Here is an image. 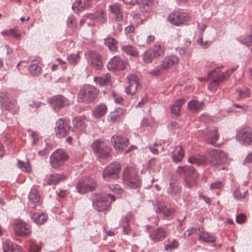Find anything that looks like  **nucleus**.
Listing matches in <instances>:
<instances>
[{
	"instance_id": "1",
	"label": "nucleus",
	"mask_w": 252,
	"mask_h": 252,
	"mask_svg": "<svg viewBox=\"0 0 252 252\" xmlns=\"http://www.w3.org/2000/svg\"><path fill=\"white\" fill-rule=\"evenodd\" d=\"M227 157V155L224 152L214 150L210 151L207 154V156H192L189 158L188 160L191 163L198 165L210 164L212 165H217L224 162Z\"/></svg>"
},
{
	"instance_id": "2",
	"label": "nucleus",
	"mask_w": 252,
	"mask_h": 252,
	"mask_svg": "<svg viewBox=\"0 0 252 252\" xmlns=\"http://www.w3.org/2000/svg\"><path fill=\"white\" fill-rule=\"evenodd\" d=\"M92 199L94 208L100 212L108 209L115 198L110 194L101 193L94 194Z\"/></svg>"
},
{
	"instance_id": "3",
	"label": "nucleus",
	"mask_w": 252,
	"mask_h": 252,
	"mask_svg": "<svg viewBox=\"0 0 252 252\" xmlns=\"http://www.w3.org/2000/svg\"><path fill=\"white\" fill-rule=\"evenodd\" d=\"M99 90L93 86L84 85L79 91L77 95L79 102L90 103L94 101L97 97Z\"/></svg>"
},
{
	"instance_id": "4",
	"label": "nucleus",
	"mask_w": 252,
	"mask_h": 252,
	"mask_svg": "<svg viewBox=\"0 0 252 252\" xmlns=\"http://www.w3.org/2000/svg\"><path fill=\"white\" fill-rule=\"evenodd\" d=\"M232 71L233 70H228L225 73H222L219 68L211 71L208 76V79L212 81L208 85V89L210 91L215 90L220 84L228 77Z\"/></svg>"
},
{
	"instance_id": "5",
	"label": "nucleus",
	"mask_w": 252,
	"mask_h": 252,
	"mask_svg": "<svg viewBox=\"0 0 252 252\" xmlns=\"http://www.w3.org/2000/svg\"><path fill=\"white\" fill-rule=\"evenodd\" d=\"M123 180L125 184L130 188L135 189L140 187L139 179L135 169L133 167H127L125 169L123 174Z\"/></svg>"
},
{
	"instance_id": "6",
	"label": "nucleus",
	"mask_w": 252,
	"mask_h": 252,
	"mask_svg": "<svg viewBox=\"0 0 252 252\" xmlns=\"http://www.w3.org/2000/svg\"><path fill=\"white\" fill-rule=\"evenodd\" d=\"M177 171L179 173L185 174V182L187 187H190L195 184L197 174L192 166H180L178 168Z\"/></svg>"
},
{
	"instance_id": "7",
	"label": "nucleus",
	"mask_w": 252,
	"mask_h": 252,
	"mask_svg": "<svg viewBox=\"0 0 252 252\" xmlns=\"http://www.w3.org/2000/svg\"><path fill=\"white\" fill-rule=\"evenodd\" d=\"M95 187L96 183L93 178L85 177L79 181L76 186V189L79 193L84 194L94 190Z\"/></svg>"
},
{
	"instance_id": "8",
	"label": "nucleus",
	"mask_w": 252,
	"mask_h": 252,
	"mask_svg": "<svg viewBox=\"0 0 252 252\" xmlns=\"http://www.w3.org/2000/svg\"><path fill=\"white\" fill-rule=\"evenodd\" d=\"M93 152L102 158H107L110 156V149L105 143L99 139L95 140L92 144Z\"/></svg>"
},
{
	"instance_id": "9",
	"label": "nucleus",
	"mask_w": 252,
	"mask_h": 252,
	"mask_svg": "<svg viewBox=\"0 0 252 252\" xmlns=\"http://www.w3.org/2000/svg\"><path fill=\"white\" fill-rule=\"evenodd\" d=\"M68 158V155L62 149H58L50 157L51 166L56 168L63 165Z\"/></svg>"
},
{
	"instance_id": "10",
	"label": "nucleus",
	"mask_w": 252,
	"mask_h": 252,
	"mask_svg": "<svg viewBox=\"0 0 252 252\" xmlns=\"http://www.w3.org/2000/svg\"><path fill=\"white\" fill-rule=\"evenodd\" d=\"M121 170V165L119 163L112 162L105 168L102 173V176L104 179H118L119 178Z\"/></svg>"
},
{
	"instance_id": "11",
	"label": "nucleus",
	"mask_w": 252,
	"mask_h": 252,
	"mask_svg": "<svg viewBox=\"0 0 252 252\" xmlns=\"http://www.w3.org/2000/svg\"><path fill=\"white\" fill-rule=\"evenodd\" d=\"M168 21L173 25L181 26L190 20V17L187 13L176 11L169 14Z\"/></svg>"
},
{
	"instance_id": "12",
	"label": "nucleus",
	"mask_w": 252,
	"mask_h": 252,
	"mask_svg": "<svg viewBox=\"0 0 252 252\" xmlns=\"http://www.w3.org/2000/svg\"><path fill=\"white\" fill-rule=\"evenodd\" d=\"M111 142L114 149L122 152L126 149L129 144L128 139L121 135H114L111 137Z\"/></svg>"
},
{
	"instance_id": "13",
	"label": "nucleus",
	"mask_w": 252,
	"mask_h": 252,
	"mask_svg": "<svg viewBox=\"0 0 252 252\" xmlns=\"http://www.w3.org/2000/svg\"><path fill=\"white\" fill-rule=\"evenodd\" d=\"M128 85L125 89V93L128 94L133 95L136 92L139 85L138 77L134 74H130L126 77Z\"/></svg>"
},
{
	"instance_id": "14",
	"label": "nucleus",
	"mask_w": 252,
	"mask_h": 252,
	"mask_svg": "<svg viewBox=\"0 0 252 252\" xmlns=\"http://www.w3.org/2000/svg\"><path fill=\"white\" fill-rule=\"evenodd\" d=\"M69 124L63 118L59 119L56 123L55 132L58 137L66 136L69 130Z\"/></svg>"
},
{
	"instance_id": "15",
	"label": "nucleus",
	"mask_w": 252,
	"mask_h": 252,
	"mask_svg": "<svg viewBox=\"0 0 252 252\" xmlns=\"http://www.w3.org/2000/svg\"><path fill=\"white\" fill-rule=\"evenodd\" d=\"M237 139L246 145L252 143V128L246 127L240 130L237 134Z\"/></svg>"
},
{
	"instance_id": "16",
	"label": "nucleus",
	"mask_w": 252,
	"mask_h": 252,
	"mask_svg": "<svg viewBox=\"0 0 252 252\" xmlns=\"http://www.w3.org/2000/svg\"><path fill=\"white\" fill-rule=\"evenodd\" d=\"M51 103L55 110L58 111L63 107L70 105L69 101L62 95L54 96L51 98Z\"/></svg>"
},
{
	"instance_id": "17",
	"label": "nucleus",
	"mask_w": 252,
	"mask_h": 252,
	"mask_svg": "<svg viewBox=\"0 0 252 252\" xmlns=\"http://www.w3.org/2000/svg\"><path fill=\"white\" fill-rule=\"evenodd\" d=\"M87 59L96 69H100L102 63L100 56L93 51H89L86 54Z\"/></svg>"
},
{
	"instance_id": "18",
	"label": "nucleus",
	"mask_w": 252,
	"mask_h": 252,
	"mask_svg": "<svg viewBox=\"0 0 252 252\" xmlns=\"http://www.w3.org/2000/svg\"><path fill=\"white\" fill-rule=\"evenodd\" d=\"M126 64L120 57L115 56L107 64V68L110 70H120L125 68Z\"/></svg>"
},
{
	"instance_id": "19",
	"label": "nucleus",
	"mask_w": 252,
	"mask_h": 252,
	"mask_svg": "<svg viewBox=\"0 0 252 252\" xmlns=\"http://www.w3.org/2000/svg\"><path fill=\"white\" fill-rule=\"evenodd\" d=\"M179 58L175 55L166 56L159 65V69L167 70L179 63Z\"/></svg>"
},
{
	"instance_id": "20",
	"label": "nucleus",
	"mask_w": 252,
	"mask_h": 252,
	"mask_svg": "<svg viewBox=\"0 0 252 252\" xmlns=\"http://www.w3.org/2000/svg\"><path fill=\"white\" fill-rule=\"evenodd\" d=\"M14 232L18 236L26 235L31 232V226L23 221H18L14 225Z\"/></svg>"
},
{
	"instance_id": "21",
	"label": "nucleus",
	"mask_w": 252,
	"mask_h": 252,
	"mask_svg": "<svg viewBox=\"0 0 252 252\" xmlns=\"http://www.w3.org/2000/svg\"><path fill=\"white\" fill-rule=\"evenodd\" d=\"M197 235L199 236V240L205 243H214L216 241L214 236L205 231L202 227L198 228Z\"/></svg>"
},
{
	"instance_id": "22",
	"label": "nucleus",
	"mask_w": 252,
	"mask_h": 252,
	"mask_svg": "<svg viewBox=\"0 0 252 252\" xmlns=\"http://www.w3.org/2000/svg\"><path fill=\"white\" fill-rule=\"evenodd\" d=\"M206 141L214 146H217V141L219 139V134L216 127H213L208 130L206 134Z\"/></svg>"
},
{
	"instance_id": "23",
	"label": "nucleus",
	"mask_w": 252,
	"mask_h": 252,
	"mask_svg": "<svg viewBox=\"0 0 252 252\" xmlns=\"http://www.w3.org/2000/svg\"><path fill=\"white\" fill-rule=\"evenodd\" d=\"M16 104L15 100H10L5 93H0V105L4 109L9 110L13 108Z\"/></svg>"
},
{
	"instance_id": "24",
	"label": "nucleus",
	"mask_w": 252,
	"mask_h": 252,
	"mask_svg": "<svg viewBox=\"0 0 252 252\" xmlns=\"http://www.w3.org/2000/svg\"><path fill=\"white\" fill-rule=\"evenodd\" d=\"M2 249L3 252H21L22 248L17 244L13 243L9 240H5L2 243Z\"/></svg>"
},
{
	"instance_id": "25",
	"label": "nucleus",
	"mask_w": 252,
	"mask_h": 252,
	"mask_svg": "<svg viewBox=\"0 0 252 252\" xmlns=\"http://www.w3.org/2000/svg\"><path fill=\"white\" fill-rule=\"evenodd\" d=\"M175 211L174 208L168 207L164 203L158 204L156 210L157 213H162L165 217L171 216L174 214Z\"/></svg>"
},
{
	"instance_id": "26",
	"label": "nucleus",
	"mask_w": 252,
	"mask_h": 252,
	"mask_svg": "<svg viewBox=\"0 0 252 252\" xmlns=\"http://www.w3.org/2000/svg\"><path fill=\"white\" fill-rule=\"evenodd\" d=\"M29 201L30 205H32V207L34 208L40 203V195L37 190L35 189H31L29 195Z\"/></svg>"
},
{
	"instance_id": "27",
	"label": "nucleus",
	"mask_w": 252,
	"mask_h": 252,
	"mask_svg": "<svg viewBox=\"0 0 252 252\" xmlns=\"http://www.w3.org/2000/svg\"><path fill=\"white\" fill-rule=\"evenodd\" d=\"M86 17L90 19H97L99 22L101 23H104L107 20L106 14L102 9L99 10L94 14H87Z\"/></svg>"
},
{
	"instance_id": "28",
	"label": "nucleus",
	"mask_w": 252,
	"mask_h": 252,
	"mask_svg": "<svg viewBox=\"0 0 252 252\" xmlns=\"http://www.w3.org/2000/svg\"><path fill=\"white\" fill-rule=\"evenodd\" d=\"M153 0H137L140 10L141 12L150 13L152 9Z\"/></svg>"
},
{
	"instance_id": "29",
	"label": "nucleus",
	"mask_w": 252,
	"mask_h": 252,
	"mask_svg": "<svg viewBox=\"0 0 252 252\" xmlns=\"http://www.w3.org/2000/svg\"><path fill=\"white\" fill-rule=\"evenodd\" d=\"M125 113V111L123 109L118 108L108 115V120L109 122L112 123L117 122L124 117Z\"/></svg>"
},
{
	"instance_id": "30",
	"label": "nucleus",
	"mask_w": 252,
	"mask_h": 252,
	"mask_svg": "<svg viewBox=\"0 0 252 252\" xmlns=\"http://www.w3.org/2000/svg\"><path fill=\"white\" fill-rule=\"evenodd\" d=\"M111 12L114 15L116 21H121L123 19V11L121 6L118 3H114L109 6Z\"/></svg>"
},
{
	"instance_id": "31",
	"label": "nucleus",
	"mask_w": 252,
	"mask_h": 252,
	"mask_svg": "<svg viewBox=\"0 0 252 252\" xmlns=\"http://www.w3.org/2000/svg\"><path fill=\"white\" fill-rule=\"evenodd\" d=\"M166 232L161 227H159L150 234L151 238L154 241H161L166 237Z\"/></svg>"
},
{
	"instance_id": "32",
	"label": "nucleus",
	"mask_w": 252,
	"mask_h": 252,
	"mask_svg": "<svg viewBox=\"0 0 252 252\" xmlns=\"http://www.w3.org/2000/svg\"><path fill=\"white\" fill-rule=\"evenodd\" d=\"M92 0H76L72 5L74 10L82 11L91 6Z\"/></svg>"
},
{
	"instance_id": "33",
	"label": "nucleus",
	"mask_w": 252,
	"mask_h": 252,
	"mask_svg": "<svg viewBox=\"0 0 252 252\" xmlns=\"http://www.w3.org/2000/svg\"><path fill=\"white\" fill-rule=\"evenodd\" d=\"M86 118L82 117L74 118L72 121L73 129L78 131H82L86 127Z\"/></svg>"
},
{
	"instance_id": "34",
	"label": "nucleus",
	"mask_w": 252,
	"mask_h": 252,
	"mask_svg": "<svg viewBox=\"0 0 252 252\" xmlns=\"http://www.w3.org/2000/svg\"><path fill=\"white\" fill-rule=\"evenodd\" d=\"M185 102V100L184 99H178L171 106V113L176 116H179L180 115V109Z\"/></svg>"
},
{
	"instance_id": "35",
	"label": "nucleus",
	"mask_w": 252,
	"mask_h": 252,
	"mask_svg": "<svg viewBox=\"0 0 252 252\" xmlns=\"http://www.w3.org/2000/svg\"><path fill=\"white\" fill-rule=\"evenodd\" d=\"M184 156V152L183 147L181 146H178L175 147L172 153V158L173 161L177 162L182 161Z\"/></svg>"
},
{
	"instance_id": "36",
	"label": "nucleus",
	"mask_w": 252,
	"mask_h": 252,
	"mask_svg": "<svg viewBox=\"0 0 252 252\" xmlns=\"http://www.w3.org/2000/svg\"><path fill=\"white\" fill-rule=\"evenodd\" d=\"M204 103L196 100H192L188 103V108L192 112H196L201 111L204 107Z\"/></svg>"
},
{
	"instance_id": "37",
	"label": "nucleus",
	"mask_w": 252,
	"mask_h": 252,
	"mask_svg": "<svg viewBox=\"0 0 252 252\" xmlns=\"http://www.w3.org/2000/svg\"><path fill=\"white\" fill-rule=\"evenodd\" d=\"M181 189V186L179 185L178 182L176 180H172L170 183L167 191L169 194L174 195L180 192Z\"/></svg>"
},
{
	"instance_id": "38",
	"label": "nucleus",
	"mask_w": 252,
	"mask_h": 252,
	"mask_svg": "<svg viewBox=\"0 0 252 252\" xmlns=\"http://www.w3.org/2000/svg\"><path fill=\"white\" fill-rule=\"evenodd\" d=\"M66 178V177L63 174H53L48 179L47 183L49 185H54Z\"/></svg>"
},
{
	"instance_id": "39",
	"label": "nucleus",
	"mask_w": 252,
	"mask_h": 252,
	"mask_svg": "<svg viewBox=\"0 0 252 252\" xmlns=\"http://www.w3.org/2000/svg\"><path fill=\"white\" fill-rule=\"evenodd\" d=\"M39 63L38 60L32 61L29 66V71L32 75H37L41 73L42 69L41 67L37 65Z\"/></svg>"
},
{
	"instance_id": "40",
	"label": "nucleus",
	"mask_w": 252,
	"mask_h": 252,
	"mask_svg": "<svg viewBox=\"0 0 252 252\" xmlns=\"http://www.w3.org/2000/svg\"><path fill=\"white\" fill-rule=\"evenodd\" d=\"M107 107L105 104L97 106L93 111V115L96 118H99L104 116L106 113Z\"/></svg>"
},
{
	"instance_id": "41",
	"label": "nucleus",
	"mask_w": 252,
	"mask_h": 252,
	"mask_svg": "<svg viewBox=\"0 0 252 252\" xmlns=\"http://www.w3.org/2000/svg\"><path fill=\"white\" fill-rule=\"evenodd\" d=\"M132 215L131 213H128L124 218L123 222L125 224H123V232L125 234L128 235L131 232V228L128 221L131 220Z\"/></svg>"
},
{
	"instance_id": "42",
	"label": "nucleus",
	"mask_w": 252,
	"mask_h": 252,
	"mask_svg": "<svg viewBox=\"0 0 252 252\" xmlns=\"http://www.w3.org/2000/svg\"><path fill=\"white\" fill-rule=\"evenodd\" d=\"M150 50L152 51L154 57L156 58L164 55L165 48L162 45L156 44Z\"/></svg>"
},
{
	"instance_id": "43",
	"label": "nucleus",
	"mask_w": 252,
	"mask_h": 252,
	"mask_svg": "<svg viewBox=\"0 0 252 252\" xmlns=\"http://www.w3.org/2000/svg\"><path fill=\"white\" fill-rule=\"evenodd\" d=\"M32 218L37 224H42L46 221L47 216L44 214H39L35 213L32 215Z\"/></svg>"
},
{
	"instance_id": "44",
	"label": "nucleus",
	"mask_w": 252,
	"mask_h": 252,
	"mask_svg": "<svg viewBox=\"0 0 252 252\" xmlns=\"http://www.w3.org/2000/svg\"><path fill=\"white\" fill-rule=\"evenodd\" d=\"M94 80L96 84H99L100 86H104L109 83L110 75L106 74L102 76L96 77H94Z\"/></svg>"
},
{
	"instance_id": "45",
	"label": "nucleus",
	"mask_w": 252,
	"mask_h": 252,
	"mask_svg": "<svg viewBox=\"0 0 252 252\" xmlns=\"http://www.w3.org/2000/svg\"><path fill=\"white\" fill-rule=\"evenodd\" d=\"M122 50L124 52L131 56H137L138 55V51L133 46L127 45L122 47Z\"/></svg>"
},
{
	"instance_id": "46",
	"label": "nucleus",
	"mask_w": 252,
	"mask_h": 252,
	"mask_svg": "<svg viewBox=\"0 0 252 252\" xmlns=\"http://www.w3.org/2000/svg\"><path fill=\"white\" fill-rule=\"evenodd\" d=\"M105 45L111 51H115L117 49V41L113 38H107L104 40Z\"/></svg>"
},
{
	"instance_id": "47",
	"label": "nucleus",
	"mask_w": 252,
	"mask_h": 252,
	"mask_svg": "<svg viewBox=\"0 0 252 252\" xmlns=\"http://www.w3.org/2000/svg\"><path fill=\"white\" fill-rule=\"evenodd\" d=\"M179 244L178 241L175 239L171 241L168 240L167 243L164 246V249L166 251H171L173 249L177 248Z\"/></svg>"
},
{
	"instance_id": "48",
	"label": "nucleus",
	"mask_w": 252,
	"mask_h": 252,
	"mask_svg": "<svg viewBox=\"0 0 252 252\" xmlns=\"http://www.w3.org/2000/svg\"><path fill=\"white\" fill-rule=\"evenodd\" d=\"M80 60V58L79 53L72 54L67 58L68 63L73 65H76Z\"/></svg>"
},
{
	"instance_id": "49",
	"label": "nucleus",
	"mask_w": 252,
	"mask_h": 252,
	"mask_svg": "<svg viewBox=\"0 0 252 252\" xmlns=\"http://www.w3.org/2000/svg\"><path fill=\"white\" fill-rule=\"evenodd\" d=\"M154 58H156L154 57L153 54L150 50L145 51L143 56V61L146 63L152 62Z\"/></svg>"
},
{
	"instance_id": "50",
	"label": "nucleus",
	"mask_w": 252,
	"mask_h": 252,
	"mask_svg": "<svg viewBox=\"0 0 252 252\" xmlns=\"http://www.w3.org/2000/svg\"><path fill=\"white\" fill-rule=\"evenodd\" d=\"M240 42L248 47L252 45V32L251 33L245 38L241 39Z\"/></svg>"
},
{
	"instance_id": "51",
	"label": "nucleus",
	"mask_w": 252,
	"mask_h": 252,
	"mask_svg": "<svg viewBox=\"0 0 252 252\" xmlns=\"http://www.w3.org/2000/svg\"><path fill=\"white\" fill-rule=\"evenodd\" d=\"M18 167L23 171L29 172L31 171V167L28 163L18 161Z\"/></svg>"
},
{
	"instance_id": "52",
	"label": "nucleus",
	"mask_w": 252,
	"mask_h": 252,
	"mask_svg": "<svg viewBox=\"0 0 252 252\" xmlns=\"http://www.w3.org/2000/svg\"><path fill=\"white\" fill-rule=\"evenodd\" d=\"M247 193H248L247 191H243V193H242L240 192V189H236L234 190L233 194H234L235 198H236L237 199H242V198H244L246 196Z\"/></svg>"
},
{
	"instance_id": "53",
	"label": "nucleus",
	"mask_w": 252,
	"mask_h": 252,
	"mask_svg": "<svg viewBox=\"0 0 252 252\" xmlns=\"http://www.w3.org/2000/svg\"><path fill=\"white\" fill-rule=\"evenodd\" d=\"M238 93L241 98H246L250 96V90L248 88H244L238 90Z\"/></svg>"
},
{
	"instance_id": "54",
	"label": "nucleus",
	"mask_w": 252,
	"mask_h": 252,
	"mask_svg": "<svg viewBox=\"0 0 252 252\" xmlns=\"http://www.w3.org/2000/svg\"><path fill=\"white\" fill-rule=\"evenodd\" d=\"M198 228L192 227L188 230H186L184 233V237L185 238L189 237L191 234L196 233L197 235Z\"/></svg>"
},
{
	"instance_id": "55",
	"label": "nucleus",
	"mask_w": 252,
	"mask_h": 252,
	"mask_svg": "<svg viewBox=\"0 0 252 252\" xmlns=\"http://www.w3.org/2000/svg\"><path fill=\"white\" fill-rule=\"evenodd\" d=\"M112 96L114 100L115 101V103L119 104H123L124 102V99L121 96L118 95V94L113 93L112 94Z\"/></svg>"
},
{
	"instance_id": "56",
	"label": "nucleus",
	"mask_w": 252,
	"mask_h": 252,
	"mask_svg": "<svg viewBox=\"0 0 252 252\" xmlns=\"http://www.w3.org/2000/svg\"><path fill=\"white\" fill-rule=\"evenodd\" d=\"M111 189L114 192L117 194H121L123 191V189L119 185H112Z\"/></svg>"
},
{
	"instance_id": "57",
	"label": "nucleus",
	"mask_w": 252,
	"mask_h": 252,
	"mask_svg": "<svg viewBox=\"0 0 252 252\" xmlns=\"http://www.w3.org/2000/svg\"><path fill=\"white\" fill-rule=\"evenodd\" d=\"M210 187L212 189H221L223 187L222 184L220 181H216L211 184Z\"/></svg>"
},
{
	"instance_id": "58",
	"label": "nucleus",
	"mask_w": 252,
	"mask_h": 252,
	"mask_svg": "<svg viewBox=\"0 0 252 252\" xmlns=\"http://www.w3.org/2000/svg\"><path fill=\"white\" fill-rule=\"evenodd\" d=\"M246 217L244 214H240L236 217V221L238 223H244L246 221Z\"/></svg>"
},
{
	"instance_id": "59",
	"label": "nucleus",
	"mask_w": 252,
	"mask_h": 252,
	"mask_svg": "<svg viewBox=\"0 0 252 252\" xmlns=\"http://www.w3.org/2000/svg\"><path fill=\"white\" fill-rule=\"evenodd\" d=\"M11 32H10V36H12L17 39H20L21 34L20 32L15 29H11Z\"/></svg>"
},
{
	"instance_id": "60",
	"label": "nucleus",
	"mask_w": 252,
	"mask_h": 252,
	"mask_svg": "<svg viewBox=\"0 0 252 252\" xmlns=\"http://www.w3.org/2000/svg\"><path fill=\"white\" fill-rule=\"evenodd\" d=\"M133 18L135 20L137 24H141L143 23V20L139 13L133 14Z\"/></svg>"
},
{
	"instance_id": "61",
	"label": "nucleus",
	"mask_w": 252,
	"mask_h": 252,
	"mask_svg": "<svg viewBox=\"0 0 252 252\" xmlns=\"http://www.w3.org/2000/svg\"><path fill=\"white\" fill-rule=\"evenodd\" d=\"M68 25L72 29L76 26V22L72 18H69L67 21Z\"/></svg>"
},
{
	"instance_id": "62",
	"label": "nucleus",
	"mask_w": 252,
	"mask_h": 252,
	"mask_svg": "<svg viewBox=\"0 0 252 252\" xmlns=\"http://www.w3.org/2000/svg\"><path fill=\"white\" fill-rule=\"evenodd\" d=\"M134 30L135 27L133 25H129L126 28L125 32L126 33H132Z\"/></svg>"
},
{
	"instance_id": "63",
	"label": "nucleus",
	"mask_w": 252,
	"mask_h": 252,
	"mask_svg": "<svg viewBox=\"0 0 252 252\" xmlns=\"http://www.w3.org/2000/svg\"><path fill=\"white\" fill-rule=\"evenodd\" d=\"M148 99L147 97V96L146 94H144V95L142 98L141 101H140L138 102L137 106H142L143 105H144L146 102H147Z\"/></svg>"
},
{
	"instance_id": "64",
	"label": "nucleus",
	"mask_w": 252,
	"mask_h": 252,
	"mask_svg": "<svg viewBox=\"0 0 252 252\" xmlns=\"http://www.w3.org/2000/svg\"><path fill=\"white\" fill-rule=\"evenodd\" d=\"M40 248L37 245H32L30 248L31 252H39Z\"/></svg>"
}]
</instances>
